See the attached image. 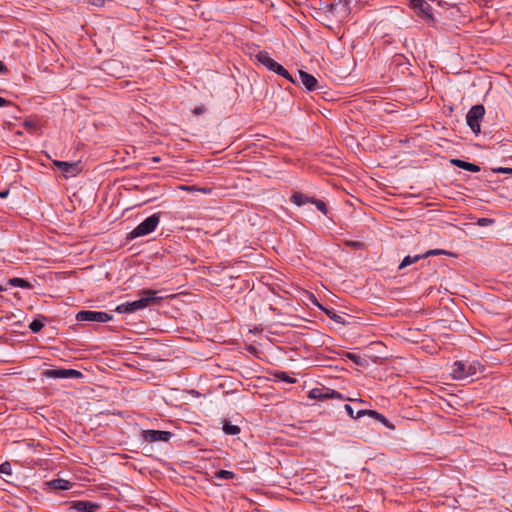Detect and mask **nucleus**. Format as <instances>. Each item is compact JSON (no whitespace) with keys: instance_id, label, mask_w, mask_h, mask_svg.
I'll use <instances>...</instances> for the list:
<instances>
[{"instance_id":"f257e3e1","label":"nucleus","mask_w":512,"mask_h":512,"mask_svg":"<svg viewBox=\"0 0 512 512\" xmlns=\"http://www.w3.org/2000/svg\"><path fill=\"white\" fill-rule=\"evenodd\" d=\"M156 291L147 289L142 291L143 297L140 299L123 303L117 306L116 311L119 313H132L138 310H142L148 307L152 302H154L157 298L154 296Z\"/></svg>"},{"instance_id":"f03ea898","label":"nucleus","mask_w":512,"mask_h":512,"mask_svg":"<svg viewBox=\"0 0 512 512\" xmlns=\"http://www.w3.org/2000/svg\"><path fill=\"white\" fill-rule=\"evenodd\" d=\"M483 371V366L478 361H455L452 366V377L456 380H462L476 375Z\"/></svg>"},{"instance_id":"7ed1b4c3","label":"nucleus","mask_w":512,"mask_h":512,"mask_svg":"<svg viewBox=\"0 0 512 512\" xmlns=\"http://www.w3.org/2000/svg\"><path fill=\"white\" fill-rule=\"evenodd\" d=\"M159 221L160 217L158 214H153L149 216L130 232L129 238L135 239L152 233L158 226Z\"/></svg>"},{"instance_id":"20e7f679","label":"nucleus","mask_w":512,"mask_h":512,"mask_svg":"<svg viewBox=\"0 0 512 512\" xmlns=\"http://www.w3.org/2000/svg\"><path fill=\"white\" fill-rule=\"evenodd\" d=\"M484 114L485 108L479 104L472 106L466 115L467 124L475 134L480 133V122Z\"/></svg>"},{"instance_id":"39448f33","label":"nucleus","mask_w":512,"mask_h":512,"mask_svg":"<svg viewBox=\"0 0 512 512\" xmlns=\"http://www.w3.org/2000/svg\"><path fill=\"white\" fill-rule=\"evenodd\" d=\"M78 321H90V322H108L112 319V315L102 311H90L82 310L76 315Z\"/></svg>"},{"instance_id":"423d86ee","label":"nucleus","mask_w":512,"mask_h":512,"mask_svg":"<svg viewBox=\"0 0 512 512\" xmlns=\"http://www.w3.org/2000/svg\"><path fill=\"white\" fill-rule=\"evenodd\" d=\"M308 397L320 401L326 399H345L341 393L327 387L313 388L309 391Z\"/></svg>"},{"instance_id":"0eeeda50","label":"nucleus","mask_w":512,"mask_h":512,"mask_svg":"<svg viewBox=\"0 0 512 512\" xmlns=\"http://www.w3.org/2000/svg\"><path fill=\"white\" fill-rule=\"evenodd\" d=\"M53 165L57 167L65 178L75 177L81 172L79 162L53 161Z\"/></svg>"},{"instance_id":"6e6552de","label":"nucleus","mask_w":512,"mask_h":512,"mask_svg":"<svg viewBox=\"0 0 512 512\" xmlns=\"http://www.w3.org/2000/svg\"><path fill=\"white\" fill-rule=\"evenodd\" d=\"M409 3L417 15L428 20H433V8L428 2L425 0H409Z\"/></svg>"},{"instance_id":"1a4fd4ad","label":"nucleus","mask_w":512,"mask_h":512,"mask_svg":"<svg viewBox=\"0 0 512 512\" xmlns=\"http://www.w3.org/2000/svg\"><path fill=\"white\" fill-rule=\"evenodd\" d=\"M172 437V433L169 431H159V430H144L143 438L148 442H158L163 441L167 442Z\"/></svg>"},{"instance_id":"9d476101","label":"nucleus","mask_w":512,"mask_h":512,"mask_svg":"<svg viewBox=\"0 0 512 512\" xmlns=\"http://www.w3.org/2000/svg\"><path fill=\"white\" fill-rule=\"evenodd\" d=\"M295 79L297 80V84H302L309 91H313L317 87V79L303 70L298 71V77Z\"/></svg>"},{"instance_id":"9b49d317","label":"nucleus","mask_w":512,"mask_h":512,"mask_svg":"<svg viewBox=\"0 0 512 512\" xmlns=\"http://www.w3.org/2000/svg\"><path fill=\"white\" fill-rule=\"evenodd\" d=\"M364 415H368V416L378 420L379 422L384 424L386 427H388L390 429H394V426L390 423V421L384 415L378 413L375 410H366V409L359 410L356 414V417H362Z\"/></svg>"},{"instance_id":"f8f14e48","label":"nucleus","mask_w":512,"mask_h":512,"mask_svg":"<svg viewBox=\"0 0 512 512\" xmlns=\"http://www.w3.org/2000/svg\"><path fill=\"white\" fill-rule=\"evenodd\" d=\"M77 512H96L100 505L91 501H76L72 506Z\"/></svg>"},{"instance_id":"ddd939ff","label":"nucleus","mask_w":512,"mask_h":512,"mask_svg":"<svg viewBox=\"0 0 512 512\" xmlns=\"http://www.w3.org/2000/svg\"><path fill=\"white\" fill-rule=\"evenodd\" d=\"M451 163L454 166H457L459 168H462L464 170L470 171V172H479L480 167L474 163L466 162L460 159H452Z\"/></svg>"},{"instance_id":"4468645a","label":"nucleus","mask_w":512,"mask_h":512,"mask_svg":"<svg viewBox=\"0 0 512 512\" xmlns=\"http://www.w3.org/2000/svg\"><path fill=\"white\" fill-rule=\"evenodd\" d=\"M49 486L55 490H68L72 487V483L65 479H54L49 482Z\"/></svg>"},{"instance_id":"2eb2a0df","label":"nucleus","mask_w":512,"mask_h":512,"mask_svg":"<svg viewBox=\"0 0 512 512\" xmlns=\"http://www.w3.org/2000/svg\"><path fill=\"white\" fill-rule=\"evenodd\" d=\"M290 201L296 206H302L306 203H311V198L301 192H295L292 194Z\"/></svg>"},{"instance_id":"dca6fc26","label":"nucleus","mask_w":512,"mask_h":512,"mask_svg":"<svg viewBox=\"0 0 512 512\" xmlns=\"http://www.w3.org/2000/svg\"><path fill=\"white\" fill-rule=\"evenodd\" d=\"M256 59L258 62H260L262 65H264L267 69L270 68V66L273 63V59L270 57L269 53L266 51H259L256 54Z\"/></svg>"},{"instance_id":"f3484780","label":"nucleus","mask_w":512,"mask_h":512,"mask_svg":"<svg viewBox=\"0 0 512 512\" xmlns=\"http://www.w3.org/2000/svg\"><path fill=\"white\" fill-rule=\"evenodd\" d=\"M44 375L48 378H66V369L58 368V369H48L44 372Z\"/></svg>"},{"instance_id":"a211bd4d","label":"nucleus","mask_w":512,"mask_h":512,"mask_svg":"<svg viewBox=\"0 0 512 512\" xmlns=\"http://www.w3.org/2000/svg\"><path fill=\"white\" fill-rule=\"evenodd\" d=\"M420 259H423V255H416V256H406L404 257V259L402 260V262L400 263L399 265V269H403L413 263H416L418 260Z\"/></svg>"},{"instance_id":"6ab92c4d","label":"nucleus","mask_w":512,"mask_h":512,"mask_svg":"<svg viewBox=\"0 0 512 512\" xmlns=\"http://www.w3.org/2000/svg\"><path fill=\"white\" fill-rule=\"evenodd\" d=\"M223 431L227 435H237L240 433L241 429L237 425H233V424L226 422L223 425Z\"/></svg>"},{"instance_id":"aec40b11","label":"nucleus","mask_w":512,"mask_h":512,"mask_svg":"<svg viewBox=\"0 0 512 512\" xmlns=\"http://www.w3.org/2000/svg\"><path fill=\"white\" fill-rule=\"evenodd\" d=\"M9 284L14 287H20V288H30L31 285L22 278H12L9 280Z\"/></svg>"},{"instance_id":"412c9836","label":"nucleus","mask_w":512,"mask_h":512,"mask_svg":"<svg viewBox=\"0 0 512 512\" xmlns=\"http://www.w3.org/2000/svg\"><path fill=\"white\" fill-rule=\"evenodd\" d=\"M276 74L284 77L292 83L297 82V80L294 79V77H292L291 74L282 65H280V67H276Z\"/></svg>"},{"instance_id":"4be33fe9","label":"nucleus","mask_w":512,"mask_h":512,"mask_svg":"<svg viewBox=\"0 0 512 512\" xmlns=\"http://www.w3.org/2000/svg\"><path fill=\"white\" fill-rule=\"evenodd\" d=\"M235 476L234 472L228 470H219L214 473L215 478L219 479H233Z\"/></svg>"},{"instance_id":"5701e85b","label":"nucleus","mask_w":512,"mask_h":512,"mask_svg":"<svg viewBox=\"0 0 512 512\" xmlns=\"http://www.w3.org/2000/svg\"><path fill=\"white\" fill-rule=\"evenodd\" d=\"M311 203L314 204L316 206V208L319 211H321L323 214H325V215L327 214L328 209H327V206L324 201L315 199V198H311Z\"/></svg>"},{"instance_id":"b1692460","label":"nucleus","mask_w":512,"mask_h":512,"mask_svg":"<svg viewBox=\"0 0 512 512\" xmlns=\"http://www.w3.org/2000/svg\"><path fill=\"white\" fill-rule=\"evenodd\" d=\"M44 327V323L40 319H34L30 324L29 328L32 332L37 333Z\"/></svg>"},{"instance_id":"393cba45","label":"nucleus","mask_w":512,"mask_h":512,"mask_svg":"<svg viewBox=\"0 0 512 512\" xmlns=\"http://www.w3.org/2000/svg\"><path fill=\"white\" fill-rule=\"evenodd\" d=\"M0 473L5 475H11L12 474V467L10 462L5 461L2 464H0Z\"/></svg>"},{"instance_id":"a878e982","label":"nucleus","mask_w":512,"mask_h":512,"mask_svg":"<svg viewBox=\"0 0 512 512\" xmlns=\"http://www.w3.org/2000/svg\"><path fill=\"white\" fill-rule=\"evenodd\" d=\"M83 374L75 369H66V378H81Z\"/></svg>"},{"instance_id":"bb28decb","label":"nucleus","mask_w":512,"mask_h":512,"mask_svg":"<svg viewBox=\"0 0 512 512\" xmlns=\"http://www.w3.org/2000/svg\"><path fill=\"white\" fill-rule=\"evenodd\" d=\"M347 358L352 360L357 365H363L364 364V359L362 357L356 355V354L347 353Z\"/></svg>"},{"instance_id":"cd10ccee","label":"nucleus","mask_w":512,"mask_h":512,"mask_svg":"<svg viewBox=\"0 0 512 512\" xmlns=\"http://www.w3.org/2000/svg\"><path fill=\"white\" fill-rule=\"evenodd\" d=\"M442 254H447V252L445 250H441V249H432V250L425 252L422 255H423V258H426L429 256L442 255Z\"/></svg>"},{"instance_id":"c85d7f7f","label":"nucleus","mask_w":512,"mask_h":512,"mask_svg":"<svg viewBox=\"0 0 512 512\" xmlns=\"http://www.w3.org/2000/svg\"><path fill=\"white\" fill-rule=\"evenodd\" d=\"M492 171L494 173L512 174V168L509 167H496Z\"/></svg>"},{"instance_id":"c756f323","label":"nucleus","mask_w":512,"mask_h":512,"mask_svg":"<svg viewBox=\"0 0 512 512\" xmlns=\"http://www.w3.org/2000/svg\"><path fill=\"white\" fill-rule=\"evenodd\" d=\"M345 408V411L347 412V414L353 418V419H358L359 417H356V415L354 414V410L352 408V406H350L349 404H345L344 406Z\"/></svg>"},{"instance_id":"7c9ffc66","label":"nucleus","mask_w":512,"mask_h":512,"mask_svg":"<svg viewBox=\"0 0 512 512\" xmlns=\"http://www.w3.org/2000/svg\"><path fill=\"white\" fill-rule=\"evenodd\" d=\"M326 314H327L330 318L334 319L336 322H338V323H341V322H342V319H343V318H342L341 316H338V315H336L335 313L330 312L329 310H326Z\"/></svg>"},{"instance_id":"2f4dec72","label":"nucleus","mask_w":512,"mask_h":512,"mask_svg":"<svg viewBox=\"0 0 512 512\" xmlns=\"http://www.w3.org/2000/svg\"><path fill=\"white\" fill-rule=\"evenodd\" d=\"M492 222H493V220L490 219V218H481V219L478 220V224L481 225V226L490 224Z\"/></svg>"},{"instance_id":"473e14b6","label":"nucleus","mask_w":512,"mask_h":512,"mask_svg":"<svg viewBox=\"0 0 512 512\" xmlns=\"http://www.w3.org/2000/svg\"><path fill=\"white\" fill-rule=\"evenodd\" d=\"M205 111H206V108L202 105V106L196 107V108L193 110V113H194L195 115H200V114H203Z\"/></svg>"},{"instance_id":"72a5a7b5","label":"nucleus","mask_w":512,"mask_h":512,"mask_svg":"<svg viewBox=\"0 0 512 512\" xmlns=\"http://www.w3.org/2000/svg\"><path fill=\"white\" fill-rule=\"evenodd\" d=\"M90 3L94 6H103L105 3V0H90Z\"/></svg>"},{"instance_id":"f704fd0d","label":"nucleus","mask_w":512,"mask_h":512,"mask_svg":"<svg viewBox=\"0 0 512 512\" xmlns=\"http://www.w3.org/2000/svg\"><path fill=\"white\" fill-rule=\"evenodd\" d=\"M179 188L184 191H195L196 190L195 186H187V185H181Z\"/></svg>"},{"instance_id":"c9c22d12","label":"nucleus","mask_w":512,"mask_h":512,"mask_svg":"<svg viewBox=\"0 0 512 512\" xmlns=\"http://www.w3.org/2000/svg\"><path fill=\"white\" fill-rule=\"evenodd\" d=\"M8 72V69L4 62L0 61V74H5Z\"/></svg>"},{"instance_id":"e433bc0d","label":"nucleus","mask_w":512,"mask_h":512,"mask_svg":"<svg viewBox=\"0 0 512 512\" xmlns=\"http://www.w3.org/2000/svg\"><path fill=\"white\" fill-rule=\"evenodd\" d=\"M281 64H279L278 62H276L275 60L273 61L272 65L270 66L269 70L270 71H273L276 73V67H280Z\"/></svg>"},{"instance_id":"4c0bfd02","label":"nucleus","mask_w":512,"mask_h":512,"mask_svg":"<svg viewBox=\"0 0 512 512\" xmlns=\"http://www.w3.org/2000/svg\"><path fill=\"white\" fill-rule=\"evenodd\" d=\"M348 245L354 247V248H360L362 247V243L358 242V241H352V242H348Z\"/></svg>"},{"instance_id":"58836bf2","label":"nucleus","mask_w":512,"mask_h":512,"mask_svg":"<svg viewBox=\"0 0 512 512\" xmlns=\"http://www.w3.org/2000/svg\"><path fill=\"white\" fill-rule=\"evenodd\" d=\"M282 375L283 376L281 377V379H283L284 381L290 382V383L293 382L292 379L289 376H287L285 373H282Z\"/></svg>"},{"instance_id":"ea45409f","label":"nucleus","mask_w":512,"mask_h":512,"mask_svg":"<svg viewBox=\"0 0 512 512\" xmlns=\"http://www.w3.org/2000/svg\"><path fill=\"white\" fill-rule=\"evenodd\" d=\"M8 103L9 102L6 99H4L3 97H0V107H3Z\"/></svg>"},{"instance_id":"a19ab883","label":"nucleus","mask_w":512,"mask_h":512,"mask_svg":"<svg viewBox=\"0 0 512 512\" xmlns=\"http://www.w3.org/2000/svg\"><path fill=\"white\" fill-rule=\"evenodd\" d=\"M195 191H200V192H203V193H208V192H210V189H207V188H196Z\"/></svg>"},{"instance_id":"79ce46f5","label":"nucleus","mask_w":512,"mask_h":512,"mask_svg":"<svg viewBox=\"0 0 512 512\" xmlns=\"http://www.w3.org/2000/svg\"><path fill=\"white\" fill-rule=\"evenodd\" d=\"M152 162H154V163L160 162V157L159 156L152 157Z\"/></svg>"},{"instance_id":"37998d69","label":"nucleus","mask_w":512,"mask_h":512,"mask_svg":"<svg viewBox=\"0 0 512 512\" xmlns=\"http://www.w3.org/2000/svg\"><path fill=\"white\" fill-rule=\"evenodd\" d=\"M8 195V191H5V192H1L0 193V198H4Z\"/></svg>"},{"instance_id":"c03bdc74","label":"nucleus","mask_w":512,"mask_h":512,"mask_svg":"<svg viewBox=\"0 0 512 512\" xmlns=\"http://www.w3.org/2000/svg\"><path fill=\"white\" fill-rule=\"evenodd\" d=\"M2 290H3V288H2V286L0 285V291H2Z\"/></svg>"}]
</instances>
